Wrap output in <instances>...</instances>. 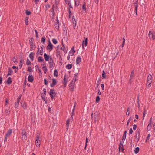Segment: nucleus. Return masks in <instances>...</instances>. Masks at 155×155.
<instances>
[{"instance_id":"1a4fd4ad","label":"nucleus","mask_w":155,"mask_h":155,"mask_svg":"<svg viewBox=\"0 0 155 155\" xmlns=\"http://www.w3.org/2000/svg\"><path fill=\"white\" fill-rule=\"evenodd\" d=\"M39 137L37 136V138L36 140L35 141V143L36 145V146L37 147H39L40 145V141L39 140Z\"/></svg>"},{"instance_id":"f704fd0d","label":"nucleus","mask_w":155,"mask_h":155,"mask_svg":"<svg viewBox=\"0 0 155 155\" xmlns=\"http://www.w3.org/2000/svg\"><path fill=\"white\" fill-rule=\"evenodd\" d=\"M17 135H14L13 136V140L15 142H16L17 140H18V138L17 137Z\"/></svg>"},{"instance_id":"39448f33","label":"nucleus","mask_w":155,"mask_h":155,"mask_svg":"<svg viewBox=\"0 0 155 155\" xmlns=\"http://www.w3.org/2000/svg\"><path fill=\"white\" fill-rule=\"evenodd\" d=\"M59 45L57 47V48L56 50V55L57 58H59L60 59H61V60H62V58L60 54V51L59 50L58 48Z\"/></svg>"},{"instance_id":"cd10ccee","label":"nucleus","mask_w":155,"mask_h":155,"mask_svg":"<svg viewBox=\"0 0 155 155\" xmlns=\"http://www.w3.org/2000/svg\"><path fill=\"white\" fill-rule=\"evenodd\" d=\"M38 60L39 62L41 63L42 62H45L44 61L41 56H39L38 57Z\"/></svg>"},{"instance_id":"680f3d73","label":"nucleus","mask_w":155,"mask_h":155,"mask_svg":"<svg viewBox=\"0 0 155 155\" xmlns=\"http://www.w3.org/2000/svg\"><path fill=\"white\" fill-rule=\"evenodd\" d=\"M88 142V138L87 137H86V142H85V148H84L85 149L87 147V146Z\"/></svg>"},{"instance_id":"49530a36","label":"nucleus","mask_w":155,"mask_h":155,"mask_svg":"<svg viewBox=\"0 0 155 155\" xmlns=\"http://www.w3.org/2000/svg\"><path fill=\"white\" fill-rule=\"evenodd\" d=\"M100 100V97L99 96H97L96 99V102L97 103L99 102Z\"/></svg>"},{"instance_id":"aec40b11","label":"nucleus","mask_w":155,"mask_h":155,"mask_svg":"<svg viewBox=\"0 0 155 155\" xmlns=\"http://www.w3.org/2000/svg\"><path fill=\"white\" fill-rule=\"evenodd\" d=\"M12 132V129H10L9 130H8L5 135L7 137H8L11 134Z\"/></svg>"},{"instance_id":"4be33fe9","label":"nucleus","mask_w":155,"mask_h":155,"mask_svg":"<svg viewBox=\"0 0 155 155\" xmlns=\"http://www.w3.org/2000/svg\"><path fill=\"white\" fill-rule=\"evenodd\" d=\"M71 51L72 52L71 54V56H73L74 55V53L75 52V50H74V46H73V47L71 48L70 51L69 52V54H71Z\"/></svg>"},{"instance_id":"58836bf2","label":"nucleus","mask_w":155,"mask_h":155,"mask_svg":"<svg viewBox=\"0 0 155 155\" xmlns=\"http://www.w3.org/2000/svg\"><path fill=\"white\" fill-rule=\"evenodd\" d=\"M42 68L43 70L44 73L45 74L47 71V68L46 66H44L42 67Z\"/></svg>"},{"instance_id":"412c9836","label":"nucleus","mask_w":155,"mask_h":155,"mask_svg":"<svg viewBox=\"0 0 155 155\" xmlns=\"http://www.w3.org/2000/svg\"><path fill=\"white\" fill-rule=\"evenodd\" d=\"M12 82V78L10 77H9L7 80L6 83L7 84L10 85Z\"/></svg>"},{"instance_id":"6e6552de","label":"nucleus","mask_w":155,"mask_h":155,"mask_svg":"<svg viewBox=\"0 0 155 155\" xmlns=\"http://www.w3.org/2000/svg\"><path fill=\"white\" fill-rule=\"evenodd\" d=\"M76 105V102H74V105L73 106V108L72 110V115L70 117L71 119V121H72L73 120V115L74 112V110H75Z\"/></svg>"},{"instance_id":"603ef678","label":"nucleus","mask_w":155,"mask_h":155,"mask_svg":"<svg viewBox=\"0 0 155 155\" xmlns=\"http://www.w3.org/2000/svg\"><path fill=\"white\" fill-rule=\"evenodd\" d=\"M26 77H25V80L24 81V83L23 85V88H24V87H26V83H27V80H26Z\"/></svg>"},{"instance_id":"c03bdc74","label":"nucleus","mask_w":155,"mask_h":155,"mask_svg":"<svg viewBox=\"0 0 155 155\" xmlns=\"http://www.w3.org/2000/svg\"><path fill=\"white\" fill-rule=\"evenodd\" d=\"M52 83L55 85L57 84V80L55 79H52Z\"/></svg>"},{"instance_id":"9b49d317","label":"nucleus","mask_w":155,"mask_h":155,"mask_svg":"<svg viewBox=\"0 0 155 155\" xmlns=\"http://www.w3.org/2000/svg\"><path fill=\"white\" fill-rule=\"evenodd\" d=\"M72 83H71L69 85V90L72 91H74V83L72 84V83L73 82V80L72 81Z\"/></svg>"},{"instance_id":"c756f323","label":"nucleus","mask_w":155,"mask_h":155,"mask_svg":"<svg viewBox=\"0 0 155 155\" xmlns=\"http://www.w3.org/2000/svg\"><path fill=\"white\" fill-rule=\"evenodd\" d=\"M21 107L25 110L27 109V106L26 103L25 102L23 103V104L21 102Z\"/></svg>"},{"instance_id":"69168bd1","label":"nucleus","mask_w":155,"mask_h":155,"mask_svg":"<svg viewBox=\"0 0 155 155\" xmlns=\"http://www.w3.org/2000/svg\"><path fill=\"white\" fill-rule=\"evenodd\" d=\"M39 74L40 78H41L42 76V74L41 70L39 71Z\"/></svg>"},{"instance_id":"a19ab883","label":"nucleus","mask_w":155,"mask_h":155,"mask_svg":"<svg viewBox=\"0 0 155 155\" xmlns=\"http://www.w3.org/2000/svg\"><path fill=\"white\" fill-rule=\"evenodd\" d=\"M106 74L104 70H103L102 73V76L103 79H105L106 78Z\"/></svg>"},{"instance_id":"dca6fc26","label":"nucleus","mask_w":155,"mask_h":155,"mask_svg":"<svg viewBox=\"0 0 155 155\" xmlns=\"http://www.w3.org/2000/svg\"><path fill=\"white\" fill-rule=\"evenodd\" d=\"M13 73V71L11 69V68H8V74L7 75V77L9 75H11Z\"/></svg>"},{"instance_id":"2eb2a0df","label":"nucleus","mask_w":155,"mask_h":155,"mask_svg":"<svg viewBox=\"0 0 155 155\" xmlns=\"http://www.w3.org/2000/svg\"><path fill=\"white\" fill-rule=\"evenodd\" d=\"M100 116H96L94 117V122L95 123H96V122H98L99 120Z\"/></svg>"},{"instance_id":"37998d69","label":"nucleus","mask_w":155,"mask_h":155,"mask_svg":"<svg viewBox=\"0 0 155 155\" xmlns=\"http://www.w3.org/2000/svg\"><path fill=\"white\" fill-rule=\"evenodd\" d=\"M25 13L27 15H29L31 14V12L28 10H26L25 11Z\"/></svg>"},{"instance_id":"4d7b16f0","label":"nucleus","mask_w":155,"mask_h":155,"mask_svg":"<svg viewBox=\"0 0 155 155\" xmlns=\"http://www.w3.org/2000/svg\"><path fill=\"white\" fill-rule=\"evenodd\" d=\"M133 77H130L129 80V82L130 83V84H131L132 82H133Z\"/></svg>"},{"instance_id":"f257e3e1","label":"nucleus","mask_w":155,"mask_h":155,"mask_svg":"<svg viewBox=\"0 0 155 155\" xmlns=\"http://www.w3.org/2000/svg\"><path fill=\"white\" fill-rule=\"evenodd\" d=\"M48 94L50 95V97H51V100H53L56 95L55 89L54 88L50 89V91L48 93Z\"/></svg>"},{"instance_id":"4468645a","label":"nucleus","mask_w":155,"mask_h":155,"mask_svg":"<svg viewBox=\"0 0 155 155\" xmlns=\"http://www.w3.org/2000/svg\"><path fill=\"white\" fill-rule=\"evenodd\" d=\"M101 76H100V78H98L97 81V83H96V87H95V89H97V88L99 86L100 84V83H101Z\"/></svg>"},{"instance_id":"bb28decb","label":"nucleus","mask_w":155,"mask_h":155,"mask_svg":"<svg viewBox=\"0 0 155 155\" xmlns=\"http://www.w3.org/2000/svg\"><path fill=\"white\" fill-rule=\"evenodd\" d=\"M20 101L17 100L16 102L15 103V108H17L18 107Z\"/></svg>"},{"instance_id":"5701e85b","label":"nucleus","mask_w":155,"mask_h":155,"mask_svg":"<svg viewBox=\"0 0 155 155\" xmlns=\"http://www.w3.org/2000/svg\"><path fill=\"white\" fill-rule=\"evenodd\" d=\"M62 45L63 48L61 47L60 48V49L61 50H62L65 53V54H66L67 53V51L66 50V48L64 45V44H63V42H62Z\"/></svg>"},{"instance_id":"0eeeda50","label":"nucleus","mask_w":155,"mask_h":155,"mask_svg":"<svg viewBox=\"0 0 155 155\" xmlns=\"http://www.w3.org/2000/svg\"><path fill=\"white\" fill-rule=\"evenodd\" d=\"M118 53L119 52L118 50L117 51L116 53L115 52H112V57L113 58V61L116 58L118 54Z\"/></svg>"},{"instance_id":"f8f14e48","label":"nucleus","mask_w":155,"mask_h":155,"mask_svg":"<svg viewBox=\"0 0 155 155\" xmlns=\"http://www.w3.org/2000/svg\"><path fill=\"white\" fill-rule=\"evenodd\" d=\"M84 45L86 46L87 45L88 43V38H84V40L83 41L82 44V46L83 48H84Z\"/></svg>"},{"instance_id":"c9c22d12","label":"nucleus","mask_w":155,"mask_h":155,"mask_svg":"<svg viewBox=\"0 0 155 155\" xmlns=\"http://www.w3.org/2000/svg\"><path fill=\"white\" fill-rule=\"evenodd\" d=\"M54 76L56 77H57L58 76V72L57 70L55 69L54 70Z\"/></svg>"},{"instance_id":"5fc2aeb1","label":"nucleus","mask_w":155,"mask_h":155,"mask_svg":"<svg viewBox=\"0 0 155 155\" xmlns=\"http://www.w3.org/2000/svg\"><path fill=\"white\" fill-rule=\"evenodd\" d=\"M41 97L42 100L45 101V103L47 104V101L46 100L45 97V96H41Z\"/></svg>"},{"instance_id":"bf43d9fd","label":"nucleus","mask_w":155,"mask_h":155,"mask_svg":"<svg viewBox=\"0 0 155 155\" xmlns=\"http://www.w3.org/2000/svg\"><path fill=\"white\" fill-rule=\"evenodd\" d=\"M146 114V110H145V109L144 110V111H143V118H142V120H143L144 119V117H145Z\"/></svg>"},{"instance_id":"a878e982","label":"nucleus","mask_w":155,"mask_h":155,"mask_svg":"<svg viewBox=\"0 0 155 155\" xmlns=\"http://www.w3.org/2000/svg\"><path fill=\"white\" fill-rule=\"evenodd\" d=\"M80 0H74L75 2V7H78V6Z\"/></svg>"},{"instance_id":"e2e57ef3","label":"nucleus","mask_w":155,"mask_h":155,"mask_svg":"<svg viewBox=\"0 0 155 155\" xmlns=\"http://www.w3.org/2000/svg\"><path fill=\"white\" fill-rule=\"evenodd\" d=\"M152 127V126L151 124L149 125V124H148V125L147 127V130L149 131L150 130V129H151Z\"/></svg>"},{"instance_id":"ddd939ff","label":"nucleus","mask_w":155,"mask_h":155,"mask_svg":"<svg viewBox=\"0 0 155 155\" xmlns=\"http://www.w3.org/2000/svg\"><path fill=\"white\" fill-rule=\"evenodd\" d=\"M44 57L46 61H48L49 60L50 57L49 55H47L46 53H44Z\"/></svg>"},{"instance_id":"052dcab7","label":"nucleus","mask_w":155,"mask_h":155,"mask_svg":"<svg viewBox=\"0 0 155 155\" xmlns=\"http://www.w3.org/2000/svg\"><path fill=\"white\" fill-rule=\"evenodd\" d=\"M49 64L50 65V68H53L54 67L53 63H51V62H49Z\"/></svg>"},{"instance_id":"6e6d98bb","label":"nucleus","mask_w":155,"mask_h":155,"mask_svg":"<svg viewBox=\"0 0 155 155\" xmlns=\"http://www.w3.org/2000/svg\"><path fill=\"white\" fill-rule=\"evenodd\" d=\"M52 41L53 43L54 44H56L58 43V41L55 38L53 39L52 40Z\"/></svg>"},{"instance_id":"20e7f679","label":"nucleus","mask_w":155,"mask_h":155,"mask_svg":"<svg viewBox=\"0 0 155 155\" xmlns=\"http://www.w3.org/2000/svg\"><path fill=\"white\" fill-rule=\"evenodd\" d=\"M53 45L51 43L50 40L48 41V45L47 47V50H48L50 51H51L53 49Z\"/></svg>"},{"instance_id":"3c124183","label":"nucleus","mask_w":155,"mask_h":155,"mask_svg":"<svg viewBox=\"0 0 155 155\" xmlns=\"http://www.w3.org/2000/svg\"><path fill=\"white\" fill-rule=\"evenodd\" d=\"M130 109V107H128L127 108V111L126 112V115L127 116H129L130 114V112H129V110Z\"/></svg>"},{"instance_id":"de8ad7c7","label":"nucleus","mask_w":155,"mask_h":155,"mask_svg":"<svg viewBox=\"0 0 155 155\" xmlns=\"http://www.w3.org/2000/svg\"><path fill=\"white\" fill-rule=\"evenodd\" d=\"M68 5L69 6V7L68 8V10H70L71 8L73 9V7L71 6V4L70 0H69V2H68Z\"/></svg>"},{"instance_id":"7ed1b4c3","label":"nucleus","mask_w":155,"mask_h":155,"mask_svg":"<svg viewBox=\"0 0 155 155\" xmlns=\"http://www.w3.org/2000/svg\"><path fill=\"white\" fill-rule=\"evenodd\" d=\"M22 138L23 141H26L27 140V135L26 131L24 129L22 131Z\"/></svg>"},{"instance_id":"4c0bfd02","label":"nucleus","mask_w":155,"mask_h":155,"mask_svg":"<svg viewBox=\"0 0 155 155\" xmlns=\"http://www.w3.org/2000/svg\"><path fill=\"white\" fill-rule=\"evenodd\" d=\"M46 39L45 36H43L41 38V41L42 43L44 44L46 42Z\"/></svg>"},{"instance_id":"f3484780","label":"nucleus","mask_w":155,"mask_h":155,"mask_svg":"<svg viewBox=\"0 0 155 155\" xmlns=\"http://www.w3.org/2000/svg\"><path fill=\"white\" fill-rule=\"evenodd\" d=\"M152 76L150 74L148 75L147 77V82H152Z\"/></svg>"},{"instance_id":"13d9d810","label":"nucleus","mask_w":155,"mask_h":155,"mask_svg":"<svg viewBox=\"0 0 155 155\" xmlns=\"http://www.w3.org/2000/svg\"><path fill=\"white\" fill-rule=\"evenodd\" d=\"M66 75H65L64 76V79H63V81H62V83H67V80L66 79Z\"/></svg>"},{"instance_id":"6ab92c4d","label":"nucleus","mask_w":155,"mask_h":155,"mask_svg":"<svg viewBox=\"0 0 155 155\" xmlns=\"http://www.w3.org/2000/svg\"><path fill=\"white\" fill-rule=\"evenodd\" d=\"M81 59L80 56L78 57L76 59V64H78L81 61Z\"/></svg>"},{"instance_id":"ea45409f","label":"nucleus","mask_w":155,"mask_h":155,"mask_svg":"<svg viewBox=\"0 0 155 155\" xmlns=\"http://www.w3.org/2000/svg\"><path fill=\"white\" fill-rule=\"evenodd\" d=\"M43 91L44 92L41 94V96H45L47 94L46 89L45 88H44Z\"/></svg>"},{"instance_id":"338daca9","label":"nucleus","mask_w":155,"mask_h":155,"mask_svg":"<svg viewBox=\"0 0 155 155\" xmlns=\"http://www.w3.org/2000/svg\"><path fill=\"white\" fill-rule=\"evenodd\" d=\"M48 83L47 79L46 78L44 79V84L45 85H47Z\"/></svg>"},{"instance_id":"09e8293b","label":"nucleus","mask_w":155,"mask_h":155,"mask_svg":"<svg viewBox=\"0 0 155 155\" xmlns=\"http://www.w3.org/2000/svg\"><path fill=\"white\" fill-rule=\"evenodd\" d=\"M152 82H147V87L148 88H149L151 87V84Z\"/></svg>"},{"instance_id":"393cba45","label":"nucleus","mask_w":155,"mask_h":155,"mask_svg":"<svg viewBox=\"0 0 155 155\" xmlns=\"http://www.w3.org/2000/svg\"><path fill=\"white\" fill-rule=\"evenodd\" d=\"M127 131L125 130L124 131V134L123 135L122 138V140L123 141L124 140L123 142H124L125 140L126 137V134H127Z\"/></svg>"},{"instance_id":"2f4dec72","label":"nucleus","mask_w":155,"mask_h":155,"mask_svg":"<svg viewBox=\"0 0 155 155\" xmlns=\"http://www.w3.org/2000/svg\"><path fill=\"white\" fill-rule=\"evenodd\" d=\"M24 61V60L22 59H20V63L19 64V68L20 69L21 68L22 65H23V62Z\"/></svg>"},{"instance_id":"f03ea898","label":"nucleus","mask_w":155,"mask_h":155,"mask_svg":"<svg viewBox=\"0 0 155 155\" xmlns=\"http://www.w3.org/2000/svg\"><path fill=\"white\" fill-rule=\"evenodd\" d=\"M140 130L138 129V128L136 130V133L135 134V141L136 142H138L139 140L140 137Z\"/></svg>"},{"instance_id":"473e14b6","label":"nucleus","mask_w":155,"mask_h":155,"mask_svg":"<svg viewBox=\"0 0 155 155\" xmlns=\"http://www.w3.org/2000/svg\"><path fill=\"white\" fill-rule=\"evenodd\" d=\"M138 0H137L134 3V6L135 7V9H137L138 5Z\"/></svg>"},{"instance_id":"79ce46f5","label":"nucleus","mask_w":155,"mask_h":155,"mask_svg":"<svg viewBox=\"0 0 155 155\" xmlns=\"http://www.w3.org/2000/svg\"><path fill=\"white\" fill-rule=\"evenodd\" d=\"M140 150L139 148L138 147H136L134 149V153L135 154H137L139 152Z\"/></svg>"},{"instance_id":"423d86ee","label":"nucleus","mask_w":155,"mask_h":155,"mask_svg":"<svg viewBox=\"0 0 155 155\" xmlns=\"http://www.w3.org/2000/svg\"><path fill=\"white\" fill-rule=\"evenodd\" d=\"M148 36L150 39L154 40L155 36V34L154 32H152L151 31H150Z\"/></svg>"},{"instance_id":"c85d7f7f","label":"nucleus","mask_w":155,"mask_h":155,"mask_svg":"<svg viewBox=\"0 0 155 155\" xmlns=\"http://www.w3.org/2000/svg\"><path fill=\"white\" fill-rule=\"evenodd\" d=\"M14 60H12V61H13L14 63H17L18 62V57L16 56H14L13 58Z\"/></svg>"},{"instance_id":"b1692460","label":"nucleus","mask_w":155,"mask_h":155,"mask_svg":"<svg viewBox=\"0 0 155 155\" xmlns=\"http://www.w3.org/2000/svg\"><path fill=\"white\" fill-rule=\"evenodd\" d=\"M70 120L69 118L66 121V127L67 130H68V129L69 125V123H70Z\"/></svg>"},{"instance_id":"e433bc0d","label":"nucleus","mask_w":155,"mask_h":155,"mask_svg":"<svg viewBox=\"0 0 155 155\" xmlns=\"http://www.w3.org/2000/svg\"><path fill=\"white\" fill-rule=\"evenodd\" d=\"M78 73H75L74 75L73 79L74 80V83L76 81V78L78 77Z\"/></svg>"},{"instance_id":"7c9ffc66","label":"nucleus","mask_w":155,"mask_h":155,"mask_svg":"<svg viewBox=\"0 0 155 155\" xmlns=\"http://www.w3.org/2000/svg\"><path fill=\"white\" fill-rule=\"evenodd\" d=\"M72 64H68L66 66V68L68 69H70L72 68Z\"/></svg>"},{"instance_id":"a211bd4d","label":"nucleus","mask_w":155,"mask_h":155,"mask_svg":"<svg viewBox=\"0 0 155 155\" xmlns=\"http://www.w3.org/2000/svg\"><path fill=\"white\" fill-rule=\"evenodd\" d=\"M34 53L33 52H31L30 53L29 57L30 59L32 61H33L34 59Z\"/></svg>"},{"instance_id":"864d4df0","label":"nucleus","mask_w":155,"mask_h":155,"mask_svg":"<svg viewBox=\"0 0 155 155\" xmlns=\"http://www.w3.org/2000/svg\"><path fill=\"white\" fill-rule=\"evenodd\" d=\"M9 100L8 99L6 98L5 99V104L6 106H8L9 104Z\"/></svg>"},{"instance_id":"774afa93","label":"nucleus","mask_w":155,"mask_h":155,"mask_svg":"<svg viewBox=\"0 0 155 155\" xmlns=\"http://www.w3.org/2000/svg\"><path fill=\"white\" fill-rule=\"evenodd\" d=\"M5 112L7 115H9L10 114V111L8 109H6L5 110Z\"/></svg>"},{"instance_id":"9d476101","label":"nucleus","mask_w":155,"mask_h":155,"mask_svg":"<svg viewBox=\"0 0 155 155\" xmlns=\"http://www.w3.org/2000/svg\"><path fill=\"white\" fill-rule=\"evenodd\" d=\"M28 81L30 82H32L34 81V78L32 76L31 74V73L29 74V75L28 76Z\"/></svg>"},{"instance_id":"a18cd8bd","label":"nucleus","mask_w":155,"mask_h":155,"mask_svg":"<svg viewBox=\"0 0 155 155\" xmlns=\"http://www.w3.org/2000/svg\"><path fill=\"white\" fill-rule=\"evenodd\" d=\"M26 64L28 66H29V65H31V62L28 58L27 59V61H26Z\"/></svg>"},{"instance_id":"8fccbe9b","label":"nucleus","mask_w":155,"mask_h":155,"mask_svg":"<svg viewBox=\"0 0 155 155\" xmlns=\"http://www.w3.org/2000/svg\"><path fill=\"white\" fill-rule=\"evenodd\" d=\"M150 134H148L147 135V136L146 137L145 142H147V141L149 140L150 137Z\"/></svg>"},{"instance_id":"72a5a7b5","label":"nucleus","mask_w":155,"mask_h":155,"mask_svg":"<svg viewBox=\"0 0 155 155\" xmlns=\"http://www.w3.org/2000/svg\"><path fill=\"white\" fill-rule=\"evenodd\" d=\"M54 25L55 28H56L58 31H59V23H57V22H55L54 23Z\"/></svg>"},{"instance_id":"0e129e2a","label":"nucleus","mask_w":155,"mask_h":155,"mask_svg":"<svg viewBox=\"0 0 155 155\" xmlns=\"http://www.w3.org/2000/svg\"><path fill=\"white\" fill-rule=\"evenodd\" d=\"M28 72H32V70L31 67H28Z\"/></svg>"}]
</instances>
